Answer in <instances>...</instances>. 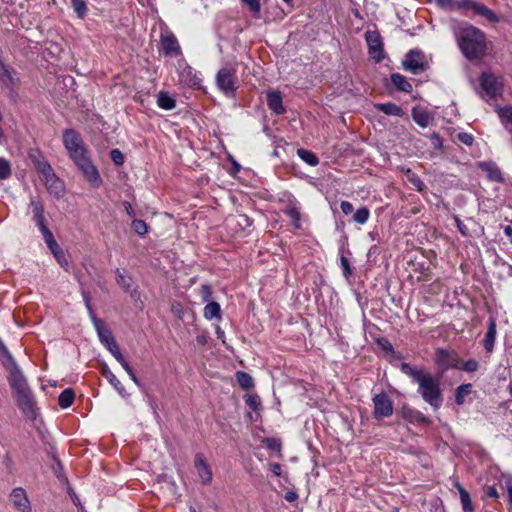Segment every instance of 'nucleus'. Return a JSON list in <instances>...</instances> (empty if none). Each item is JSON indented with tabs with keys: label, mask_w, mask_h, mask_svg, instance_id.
<instances>
[{
	"label": "nucleus",
	"mask_w": 512,
	"mask_h": 512,
	"mask_svg": "<svg viewBox=\"0 0 512 512\" xmlns=\"http://www.w3.org/2000/svg\"><path fill=\"white\" fill-rule=\"evenodd\" d=\"M267 105L274 113L280 115L285 113L281 93L271 91L267 94Z\"/></svg>",
	"instance_id": "nucleus-18"
},
{
	"label": "nucleus",
	"mask_w": 512,
	"mask_h": 512,
	"mask_svg": "<svg viewBox=\"0 0 512 512\" xmlns=\"http://www.w3.org/2000/svg\"><path fill=\"white\" fill-rule=\"evenodd\" d=\"M457 138L460 142H462L463 144H465L467 146H471L474 141V137L471 134L466 133V132L458 133Z\"/></svg>",
	"instance_id": "nucleus-44"
},
{
	"label": "nucleus",
	"mask_w": 512,
	"mask_h": 512,
	"mask_svg": "<svg viewBox=\"0 0 512 512\" xmlns=\"http://www.w3.org/2000/svg\"><path fill=\"white\" fill-rule=\"evenodd\" d=\"M285 500H287L288 502H294L297 500L298 498V495L296 492L294 491H288L285 493V496H284Z\"/></svg>",
	"instance_id": "nucleus-58"
},
{
	"label": "nucleus",
	"mask_w": 512,
	"mask_h": 512,
	"mask_svg": "<svg viewBox=\"0 0 512 512\" xmlns=\"http://www.w3.org/2000/svg\"><path fill=\"white\" fill-rule=\"evenodd\" d=\"M270 470L276 476H280L281 475V465L278 464V463L270 464Z\"/></svg>",
	"instance_id": "nucleus-60"
},
{
	"label": "nucleus",
	"mask_w": 512,
	"mask_h": 512,
	"mask_svg": "<svg viewBox=\"0 0 512 512\" xmlns=\"http://www.w3.org/2000/svg\"><path fill=\"white\" fill-rule=\"evenodd\" d=\"M365 38L370 56L377 62L381 61L383 58V48L380 35L375 31H367Z\"/></svg>",
	"instance_id": "nucleus-12"
},
{
	"label": "nucleus",
	"mask_w": 512,
	"mask_h": 512,
	"mask_svg": "<svg viewBox=\"0 0 512 512\" xmlns=\"http://www.w3.org/2000/svg\"><path fill=\"white\" fill-rule=\"evenodd\" d=\"M460 501L462 505L463 512H474V506L472 504V500L470 494L466 490L461 491Z\"/></svg>",
	"instance_id": "nucleus-35"
},
{
	"label": "nucleus",
	"mask_w": 512,
	"mask_h": 512,
	"mask_svg": "<svg viewBox=\"0 0 512 512\" xmlns=\"http://www.w3.org/2000/svg\"><path fill=\"white\" fill-rule=\"evenodd\" d=\"M123 369L127 372V374L129 375L130 379L138 386H140V382L138 380V378L136 377L133 369L130 367L129 364H125Z\"/></svg>",
	"instance_id": "nucleus-51"
},
{
	"label": "nucleus",
	"mask_w": 512,
	"mask_h": 512,
	"mask_svg": "<svg viewBox=\"0 0 512 512\" xmlns=\"http://www.w3.org/2000/svg\"><path fill=\"white\" fill-rule=\"evenodd\" d=\"M107 350L113 355L116 351L120 350L115 339L111 340L108 344H103Z\"/></svg>",
	"instance_id": "nucleus-53"
},
{
	"label": "nucleus",
	"mask_w": 512,
	"mask_h": 512,
	"mask_svg": "<svg viewBox=\"0 0 512 512\" xmlns=\"http://www.w3.org/2000/svg\"><path fill=\"white\" fill-rule=\"evenodd\" d=\"M464 5V8H472L477 14L486 17L491 22L499 21L497 15L491 9L487 8L482 4L471 1H464Z\"/></svg>",
	"instance_id": "nucleus-19"
},
{
	"label": "nucleus",
	"mask_w": 512,
	"mask_h": 512,
	"mask_svg": "<svg viewBox=\"0 0 512 512\" xmlns=\"http://www.w3.org/2000/svg\"><path fill=\"white\" fill-rule=\"evenodd\" d=\"M286 215L291 219L292 224L295 228H300V211L299 209L292 205L286 208Z\"/></svg>",
	"instance_id": "nucleus-33"
},
{
	"label": "nucleus",
	"mask_w": 512,
	"mask_h": 512,
	"mask_svg": "<svg viewBox=\"0 0 512 512\" xmlns=\"http://www.w3.org/2000/svg\"><path fill=\"white\" fill-rule=\"evenodd\" d=\"M235 80V70L230 67H223L216 76L218 88L226 94L233 93L236 90Z\"/></svg>",
	"instance_id": "nucleus-10"
},
{
	"label": "nucleus",
	"mask_w": 512,
	"mask_h": 512,
	"mask_svg": "<svg viewBox=\"0 0 512 512\" xmlns=\"http://www.w3.org/2000/svg\"><path fill=\"white\" fill-rule=\"evenodd\" d=\"M375 108L378 111L390 116L402 117L404 115V111L400 106L390 102L377 103L375 104Z\"/></svg>",
	"instance_id": "nucleus-23"
},
{
	"label": "nucleus",
	"mask_w": 512,
	"mask_h": 512,
	"mask_svg": "<svg viewBox=\"0 0 512 512\" xmlns=\"http://www.w3.org/2000/svg\"><path fill=\"white\" fill-rule=\"evenodd\" d=\"M74 398H75V395H74V392L73 390L71 389H65L64 391L61 392V394L59 395V398H58V403H59V406L61 408H68L69 406L72 405L73 401H74Z\"/></svg>",
	"instance_id": "nucleus-30"
},
{
	"label": "nucleus",
	"mask_w": 512,
	"mask_h": 512,
	"mask_svg": "<svg viewBox=\"0 0 512 512\" xmlns=\"http://www.w3.org/2000/svg\"><path fill=\"white\" fill-rule=\"evenodd\" d=\"M340 207L342 212L346 215L350 214L353 211V205L348 201H342Z\"/></svg>",
	"instance_id": "nucleus-52"
},
{
	"label": "nucleus",
	"mask_w": 512,
	"mask_h": 512,
	"mask_svg": "<svg viewBox=\"0 0 512 512\" xmlns=\"http://www.w3.org/2000/svg\"><path fill=\"white\" fill-rule=\"evenodd\" d=\"M180 82L193 88H199L201 86V78L190 66H186L180 71Z\"/></svg>",
	"instance_id": "nucleus-16"
},
{
	"label": "nucleus",
	"mask_w": 512,
	"mask_h": 512,
	"mask_svg": "<svg viewBox=\"0 0 512 512\" xmlns=\"http://www.w3.org/2000/svg\"><path fill=\"white\" fill-rule=\"evenodd\" d=\"M71 6L79 18H84L87 13V5L84 0H71Z\"/></svg>",
	"instance_id": "nucleus-37"
},
{
	"label": "nucleus",
	"mask_w": 512,
	"mask_h": 512,
	"mask_svg": "<svg viewBox=\"0 0 512 512\" xmlns=\"http://www.w3.org/2000/svg\"><path fill=\"white\" fill-rule=\"evenodd\" d=\"M242 2L249 6L250 11L254 14H258L260 12L261 5L259 0H242Z\"/></svg>",
	"instance_id": "nucleus-45"
},
{
	"label": "nucleus",
	"mask_w": 512,
	"mask_h": 512,
	"mask_svg": "<svg viewBox=\"0 0 512 512\" xmlns=\"http://www.w3.org/2000/svg\"><path fill=\"white\" fill-rule=\"evenodd\" d=\"M107 350L113 355L116 351L120 350L115 339L111 340L108 344H103Z\"/></svg>",
	"instance_id": "nucleus-56"
},
{
	"label": "nucleus",
	"mask_w": 512,
	"mask_h": 512,
	"mask_svg": "<svg viewBox=\"0 0 512 512\" xmlns=\"http://www.w3.org/2000/svg\"><path fill=\"white\" fill-rule=\"evenodd\" d=\"M483 169L488 173V177L496 182H502V173L500 169L492 163H484L482 164Z\"/></svg>",
	"instance_id": "nucleus-28"
},
{
	"label": "nucleus",
	"mask_w": 512,
	"mask_h": 512,
	"mask_svg": "<svg viewBox=\"0 0 512 512\" xmlns=\"http://www.w3.org/2000/svg\"><path fill=\"white\" fill-rule=\"evenodd\" d=\"M416 422H421V423H426L427 422V419L426 417L420 413L419 411H416L415 413V420Z\"/></svg>",
	"instance_id": "nucleus-62"
},
{
	"label": "nucleus",
	"mask_w": 512,
	"mask_h": 512,
	"mask_svg": "<svg viewBox=\"0 0 512 512\" xmlns=\"http://www.w3.org/2000/svg\"><path fill=\"white\" fill-rule=\"evenodd\" d=\"M39 229L43 235L45 243L47 244V246L49 248L52 244H54L56 242L52 232L48 229L47 225L39 227Z\"/></svg>",
	"instance_id": "nucleus-40"
},
{
	"label": "nucleus",
	"mask_w": 512,
	"mask_h": 512,
	"mask_svg": "<svg viewBox=\"0 0 512 512\" xmlns=\"http://www.w3.org/2000/svg\"><path fill=\"white\" fill-rule=\"evenodd\" d=\"M30 209L33 214V218L37 223V226L42 227L46 225L44 217V206L39 199L31 198Z\"/></svg>",
	"instance_id": "nucleus-20"
},
{
	"label": "nucleus",
	"mask_w": 512,
	"mask_h": 512,
	"mask_svg": "<svg viewBox=\"0 0 512 512\" xmlns=\"http://www.w3.org/2000/svg\"><path fill=\"white\" fill-rule=\"evenodd\" d=\"M415 413L416 410H412L409 408H403L402 409V415L405 419L409 420L410 422H414L415 420Z\"/></svg>",
	"instance_id": "nucleus-50"
},
{
	"label": "nucleus",
	"mask_w": 512,
	"mask_h": 512,
	"mask_svg": "<svg viewBox=\"0 0 512 512\" xmlns=\"http://www.w3.org/2000/svg\"><path fill=\"white\" fill-rule=\"evenodd\" d=\"M19 409L28 417H35V400L30 388L15 394Z\"/></svg>",
	"instance_id": "nucleus-11"
},
{
	"label": "nucleus",
	"mask_w": 512,
	"mask_h": 512,
	"mask_svg": "<svg viewBox=\"0 0 512 512\" xmlns=\"http://www.w3.org/2000/svg\"><path fill=\"white\" fill-rule=\"evenodd\" d=\"M471 391V384H462L460 385L455 392V401L458 405H462L465 401V396H467Z\"/></svg>",
	"instance_id": "nucleus-32"
},
{
	"label": "nucleus",
	"mask_w": 512,
	"mask_h": 512,
	"mask_svg": "<svg viewBox=\"0 0 512 512\" xmlns=\"http://www.w3.org/2000/svg\"><path fill=\"white\" fill-rule=\"evenodd\" d=\"M391 82L399 91L410 92L412 90V85L399 73L391 75Z\"/></svg>",
	"instance_id": "nucleus-24"
},
{
	"label": "nucleus",
	"mask_w": 512,
	"mask_h": 512,
	"mask_svg": "<svg viewBox=\"0 0 512 512\" xmlns=\"http://www.w3.org/2000/svg\"><path fill=\"white\" fill-rule=\"evenodd\" d=\"M33 163L47 191L57 198L61 197L65 190L64 183L56 176L51 165L43 159L36 158H33Z\"/></svg>",
	"instance_id": "nucleus-5"
},
{
	"label": "nucleus",
	"mask_w": 512,
	"mask_h": 512,
	"mask_svg": "<svg viewBox=\"0 0 512 512\" xmlns=\"http://www.w3.org/2000/svg\"><path fill=\"white\" fill-rule=\"evenodd\" d=\"M437 355H438V359H439V362L444 365V366H449V362H448V357H449V352L448 351H445L443 349H440L437 351Z\"/></svg>",
	"instance_id": "nucleus-49"
},
{
	"label": "nucleus",
	"mask_w": 512,
	"mask_h": 512,
	"mask_svg": "<svg viewBox=\"0 0 512 512\" xmlns=\"http://www.w3.org/2000/svg\"><path fill=\"white\" fill-rule=\"evenodd\" d=\"M117 283L125 289L130 287V278L121 274L119 270H117Z\"/></svg>",
	"instance_id": "nucleus-47"
},
{
	"label": "nucleus",
	"mask_w": 512,
	"mask_h": 512,
	"mask_svg": "<svg viewBox=\"0 0 512 512\" xmlns=\"http://www.w3.org/2000/svg\"><path fill=\"white\" fill-rule=\"evenodd\" d=\"M486 495L490 498H495V499L499 498V494H498L495 486H488L486 489Z\"/></svg>",
	"instance_id": "nucleus-57"
},
{
	"label": "nucleus",
	"mask_w": 512,
	"mask_h": 512,
	"mask_svg": "<svg viewBox=\"0 0 512 512\" xmlns=\"http://www.w3.org/2000/svg\"><path fill=\"white\" fill-rule=\"evenodd\" d=\"M0 359L8 371V382L14 394L29 388L26 378L17 365L15 359L0 339Z\"/></svg>",
	"instance_id": "nucleus-4"
},
{
	"label": "nucleus",
	"mask_w": 512,
	"mask_h": 512,
	"mask_svg": "<svg viewBox=\"0 0 512 512\" xmlns=\"http://www.w3.org/2000/svg\"><path fill=\"white\" fill-rule=\"evenodd\" d=\"M0 82L5 87H11L14 84L12 73L8 66L0 58Z\"/></svg>",
	"instance_id": "nucleus-27"
},
{
	"label": "nucleus",
	"mask_w": 512,
	"mask_h": 512,
	"mask_svg": "<svg viewBox=\"0 0 512 512\" xmlns=\"http://www.w3.org/2000/svg\"><path fill=\"white\" fill-rule=\"evenodd\" d=\"M340 266L343 272V275L346 279H349V277L352 275V268L350 265V261L347 257L344 255H341L340 257Z\"/></svg>",
	"instance_id": "nucleus-39"
},
{
	"label": "nucleus",
	"mask_w": 512,
	"mask_h": 512,
	"mask_svg": "<svg viewBox=\"0 0 512 512\" xmlns=\"http://www.w3.org/2000/svg\"><path fill=\"white\" fill-rule=\"evenodd\" d=\"M157 104L164 110H172L176 106V101L166 92H159L157 95Z\"/></svg>",
	"instance_id": "nucleus-26"
},
{
	"label": "nucleus",
	"mask_w": 512,
	"mask_h": 512,
	"mask_svg": "<svg viewBox=\"0 0 512 512\" xmlns=\"http://www.w3.org/2000/svg\"><path fill=\"white\" fill-rule=\"evenodd\" d=\"M12 174V168L10 162L0 157V181L7 180Z\"/></svg>",
	"instance_id": "nucleus-34"
},
{
	"label": "nucleus",
	"mask_w": 512,
	"mask_h": 512,
	"mask_svg": "<svg viewBox=\"0 0 512 512\" xmlns=\"http://www.w3.org/2000/svg\"><path fill=\"white\" fill-rule=\"evenodd\" d=\"M132 228L139 235H145L147 233V225L143 220H133Z\"/></svg>",
	"instance_id": "nucleus-41"
},
{
	"label": "nucleus",
	"mask_w": 512,
	"mask_h": 512,
	"mask_svg": "<svg viewBox=\"0 0 512 512\" xmlns=\"http://www.w3.org/2000/svg\"><path fill=\"white\" fill-rule=\"evenodd\" d=\"M401 371L418 384V393L426 403L434 410H438L441 407L443 396L438 378L434 377L430 372L414 368L408 363L401 364Z\"/></svg>",
	"instance_id": "nucleus-2"
},
{
	"label": "nucleus",
	"mask_w": 512,
	"mask_h": 512,
	"mask_svg": "<svg viewBox=\"0 0 512 512\" xmlns=\"http://www.w3.org/2000/svg\"><path fill=\"white\" fill-rule=\"evenodd\" d=\"M160 50L165 55H176L180 51L179 43L176 37L171 33H164L161 35Z\"/></svg>",
	"instance_id": "nucleus-15"
},
{
	"label": "nucleus",
	"mask_w": 512,
	"mask_h": 512,
	"mask_svg": "<svg viewBox=\"0 0 512 512\" xmlns=\"http://www.w3.org/2000/svg\"><path fill=\"white\" fill-rule=\"evenodd\" d=\"M83 298L85 302V306L88 310V313L90 315L91 321L93 323V326L97 332V335L99 337V340L102 344H108L111 342V340L114 339V336L110 329L106 326L103 320L96 317L91 305H90V299L86 292H83Z\"/></svg>",
	"instance_id": "nucleus-6"
},
{
	"label": "nucleus",
	"mask_w": 512,
	"mask_h": 512,
	"mask_svg": "<svg viewBox=\"0 0 512 512\" xmlns=\"http://www.w3.org/2000/svg\"><path fill=\"white\" fill-rule=\"evenodd\" d=\"M369 216H370L369 209L367 207H361V208L357 209V211L354 213L353 219L358 224L363 225L368 221Z\"/></svg>",
	"instance_id": "nucleus-36"
},
{
	"label": "nucleus",
	"mask_w": 512,
	"mask_h": 512,
	"mask_svg": "<svg viewBox=\"0 0 512 512\" xmlns=\"http://www.w3.org/2000/svg\"><path fill=\"white\" fill-rule=\"evenodd\" d=\"M403 68L413 74H420L427 69L425 55L421 51L411 50L403 60Z\"/></svg>",
	"instance_id": "nucleus-7"
},
{
	"label": "nucleus",
	"mask_w": 512,
	"mask_h": 512,
	"mask_svg": "<svg viewBox=\"0 0 512 512\" xmlns=\"http://www.w3.org/2000/svg\"><path fill=\"white\" fill-rule=\"evenodd\" d=\"M497 335V325L494 318H490L488 321V329L483 339L484 349L491 353L494 349V344Z\"/></svg>",
	"instance_id": "nucleus-17"
},
{
	"label": "nucleus",
	"mask_w": 512,
	"mask_h": 512,
	"mask_svg": "<svg viewBox=\"0 0 512 512\" xmlns=\"http://www.w3.org/2000/svg\"><path fill=\"white\" fill-rule=\"evenodd\" d=\"M194 466L202 483L207 485L212 480V471L202 453H197L194 459Z\"/></svg>",
	"instance_id": "nucleus-14"
},
{
	"label": "nucleus",
	"mask_w": 512,
	"mask_h": 512,
	"mask_svg": "<svg viewBox=\"0 0 512 512\" xmlns=\"http://www.w3.org/2000/svg\"><path fill=\"white\" fill-rule=\"evenodd\" d=\"M413 120L421 127L425 128L433 121L432 115L425 109L415 108L413 109Z\"/></svg>",
	"instance_id": "nucleus-22"
},
{
	"label": "nucleus",
	"mask_w": 512,
	"mask_h": 512,
	"mask_svg": "<svg viewBox=\"0 0 512 512\" xmlns=\"http://www.w3.org/2000/svg\"><path fill=\"white\" fill-rule=\"evenodd\" d=\"M246 403L254 411H258L261 406L260 398L257 395H249L246 399Z\"/></svg>",
	"instance_id": "nucleus-43"
},
{
	"label": "nucleus",
	"mask_w": 512,
	"mask_h": 512,
	"mask_svg": "<svg viewBox=\"0 0 512 512\" xmlns=\"http://www.w3.org/2000/svg\"><path fill=\"white\" fill-rule=\"evenodd\" d=\"M113 356L120 363V365L122 367H124L125 364H128L127 361L124 359L120 350L116 351V353H114Z\"/></svg>",
	"instance_id": "nucleus-59"
},
{
	"label": "nucleus",
	"mask_w": 512,
	"mask_h": 512,
	"mask_svg": "<svg viewBox=\"0 0 512 512\" xmlns=\"http://www.w3.org/2000/svg\"><path fill=\"white\" fill-rule=\"evenodd\" d=\"M54 257H55L56 261L58 262V264L62 268L66 269V270L68 269V261H67L66 255L63 250L56 253V255Z\"/></svg>",
	"instance_id": "nucleus-46"
},
{
	"label": "nucleus",
	"mask_w": 512,
	"mask_h": 512,
	"mask_svg": "<svg viewBox=\"0 0 512 512\" xmlns=\"http://www.w3.org/2000/svg\"><path fill=\"white\" fill-rule=\"evenodd\" d=\"M10 501L19 512H31V504L24 489H13L10 494Z\"/></svg>",
	"instance_id": "nucleus-13"
},
{
	"label": "nucleus",
	"mask_w": 512,
	"mask_h": 512,
	"mask_svg": "<svg viewBox=\"0 0 512 512\" xmlns=\"http://www.w3.org/2000/svg\"><path fill=\"white\" fill-rule=\"evenodd\" d=\"M204 317L208 320H212L216 318L217 320L221 319V308L219 303L217 302H209L204 307Z\"/></svg>",
	"instance_id": "nucleus-25"
},
{
	"label": "nucleus",
	"mask_w": 512,
	"mask_h": 512,
	"mask_svg": "<svg viewBox=\"0 0 512 512\" xmlns=\"http://www.w3.org/2000/svg\"><path fill=\"white\" fill-rule=\"evenodd\" d=\"M372 401L374 404L373 415L375 419L381 420L392 415L393 402L386 394H376Z\"/></svg>",
	"instance_id": "nucleus-9"
},
{
	"label": "nucleus",
	"mask_w": 512,
	"mask_h": 512,
	"mask_svg": "<svg viewBox=\"0 0 512 512\" xmlns=\"http://www.w3.org/2000/svg\"><path fill=\"white\" fill-rule=\"evenodd\" d=\"M123 206H124V208H125V210H126L127 214H128L130 217H134V216H135V211H134V209H133V207H132L131 203H129V202H127V201H125V202L123 203Z\"/></svg>",
	"instance_id": "nucleus-61"
},
{
	"label": "nucleus",
	"mask_w": 512,
	"mask_h": 512,
	"mask_svg": "<svg viewBox=\"0 0 512 512\" xmlns=\"http://www.w3.org/2000/svg\"><path fill=\"white\" fill-rule=\"evenodd\" d=\"M107 350L113 355L116 351L120 350L115 339L111 340L108 344H103Z\"/></svg>",
	"instance_id": "nucleus-54"
},
{
	"label": "nucleus",
	"mask_w": 512,
	"mask_h": 512,
	"mask_svg": "<svg viewBox=\"0 0 512 512\" xmlns=\"http://www.w3.org/2000/svg\"><path fill=\"white\" fill-rule=\"evenodd\" d=\"M455 37L463 55L469 59H480L486 51L484 33L469 24H461L455 28Z\"/></svg>",
	"instance_id": "nucleus-3"
},
{
	"label": "nucleus",
	"mask_w": 512,
	"mask_h": 512,
	"mask_svg": "<svg viewBox=\"0 0 512 512\" xmlns=\"http://www.w3.org/2000/svg\"><path fill=\"white\" fill-rule=\"evenodd\" d=\"M438 5H440L443 8H449V9H461L464 8V1L459 2L455 0H436Z\"/></svg>",
	"instance_id": "nucleus-38"
},
{
	"label": "nucleus",
	"mask_w": 512,
	"mask_h": 512,
	"mask_svg": "<svg viewBox=\"0 0 512 512\" xmlns=\"http://www.w3.org/2000/svg\"><path fill=\"white\" fill-rule=\"evenodd\" d=\"M478 367H479L478 362L474 359H471L464 363L463 370H465L467 372H474L478 369Z\"/></svg>",
	"instance_id": "nucleus-48"
},
{
	"label": "nucleus",
	"mask_w": 512,
	"mask_h": 512,
	"mask_svg": "<svg viewBox=\"0 0 512 512\" xmlns=\"http://www.w3.org/2000/svg\"><path fill=\"white\" fill-rule=\"evenodd\" d=\"M107 350L113 355L116 351L120 350L115 339L111 340L108 344H103Z\"/></svg>",
	"instance_id": "nucleus-55"
},
{
	"label": "nucleus",
	"mask_w": 512,
	"mask_h": 512,
	"mask_svg": "<svg viewBox=\"0 0 512 512\" xmlns=\"http://www.w3.org/2000/svg\"><path fill=\"white\" fill-rule=\"evenodd\" d=\"M267 446L270 449H278L280 447V445L274 439H268Z\"/></svg>",
	"instance_id": "nucleus-64"
},
{
	"label": "nucleus",
	"mask_w": 512,
	"mask_h": 512,
	"mask_svg": "<svg viewBox=\"0 0 512 512\" xmlns=\"http://www.w3.org/2000/svg\"><path fill=\"white\" fill-rule=\"evenodd\" d=\"M102 374L108 380V382L115 388V390L119 393L120 396H128L125 387L108 367L103 368Z\"/></svg>",
	"instance_id": "nucleus-21"
},
{
	"label": "nucleus",
	"mask_w": 512,
	"mask_h": 512,
	"mask_svg": "<svg viewBox=\"0 0 512 512\" xmlns=\"http://www.w3.org/2000/svg\"><path fill=\"white\" fill-rule=\"evenodd\" d=\"M482 97L486 100L493 99L501 92V83L491 73H483L480 78Z\"/></svg>",
	"instance_id": "nucleus-8"
},
{
	"label": "nucleus",
	"mask_w": 512,
	"mask_h": 512,
	"mask_svg": "<svg viewBox=\"0 0 512 512\" xmlns=\"http://www.w3.org/2000/svg\"><path fill=\"white\" fill-rule=\"evenodd\" d=\"M51 253L55 256L56 253L60 252L62 249L60 248V246L58 245L57 242H55L54 244H52L50 247H49Z\"/></svg>",
	"instance_id": "nucleus-63"
},
{
	"label": "nucleus",
	"mask_w": 512,
	"mask_h": 512,
	"mask_svg": "<svg viewBox=\"0 0 512 512\" xmlns=\"http://www.w3.org/2000/svg\"><path fill=\"white\" fill-rule=\"evenodd\" d=\"M297 155L303 160L305 163H307L310 166H316L319 163L318 157L311 151L306 149H298Z\"/></svg>",
	"instance_id": "nucleus-29"
},
{
	"label": "nucleus",
	"mask_w": 512,
	"mask_h": 512,
	"mask_svg": "<svg viewBox=\"0 0 512 512\" xmlns=\"http://www.w3.org/2000/svg\"><path fill=\"white\" fill-rule=\"evenodd\" d=\"M236 379L240 387L244 390H248L254 385L253 378L246 372H237Z\"/></svg>",
	"instance_id": "nucleus-31"
},
{
	"label": "nucleus",
	"mask_w": 512,
	"mask_h": 512,
	"mask_svg": "<svg viewBox=\"0 0 512 512\" xmlns=\"http://www.w3.org/2000/svg\"><path fill=\"white\" fill-rule=\"evenodd\" d=\"M63 143L71 159L83 173L86 180L95 187L100 186V175L87 154L80 134L73 129L65 130Z\"/></svg>",
	"instance_id": "nucleus-1"
},
{
	"label": "nucleus",
	"mask_w": 512,
	"mask_h": 512,
	"mask_svg": "<svg viewBox=\"0 0 512 512\" xmlns=\"http://www.w3.org/2000/svg\"><path fill=\"white\" fill-rule=\"evenodd\" d=\"M111 160L118 166L123 165L124 155L119 149H112L110 151Z\"/></svg>",
	"instance_id": "nucleus-42"
}]
</instances>
